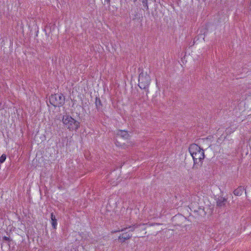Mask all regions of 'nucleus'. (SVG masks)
<instances>
[{"label":"nucleus","mask_w":251,"mask_h":251,"mask_svg":"<svg viewBox=\"0 0 251 251\" xmlns=\"http://www.w3.org/2000/svg\"><path fill=\"white\" fill-rule=\"evenodd\" d=\"M145 229H146V228H145V227H143V228H142V230H145Z\"/></svg>","instance_id":"17"},{"label":"nucleus","mask_w":251,"mask_h":251,"mask_svg":"<svg viewBox=\"0 0 251 251\" xmlns=\"http://www.w3.org/2000/svg\"><path fill=\"white\" fill-rule=\"evenodd\" d=\"M136 0H134V1H136Z\"/></svg>","instance_id":"18"},{"label":"nucleus","mask_w":251,"mask_h":251,"mask_svg":"<svg viewBox=\"0 0 251 251\" xmlns=\"http://www.w3.org/2000/svg\"><path fill=\"white\" fill-rule=\"evenodd\" d=\"M146 224H135L131 226H126V227L122 228L121 229H119L118 230L113 231L112 232V233H116V232H120V231H124L127 228H130V229L129 230V231L133 232V231H134L135 230V229L136 228H137L141 226H144Z\"/></svg>","instance_id":"6"},{"label":"nucleus","mask_w":251,"mask_h":251,"mask_svg":"<svg viewBox=\"0 0 251 251\" xmlns=\"http://www.w3.org/2000/svg\"><path fill=\"white\" fill-rule=\"evenodd\" d=\"M62 122L65 127L70 131H76L80 126V123L69 115H64Z\"/></svg>","instance_id":"1"},{"label":"nucleus","mask_w":251,"mask_h":251,"mask_svg":"<svg viewBox=\"0 0 251 251\" xmlns=\"http://www.w3.org/2000/svg\"><path fill=\"white\" fill-rule=\"evenodd\" d=\"M95 105L98 111H101L102 110V103L99 98H96Z\"/></svg>","instance_id":"10"},{"label":"nucleus","mask_w":251,"mask_h":251,"mask_svg":"<svg viewBox=\"0 0 251 251\" xmlns=\"http://www.w3.org/2000/svg\"><path fill=\"white\" fill-rule=\"evenodd\" d=\"M244 190L245 189L243 187L240 186L233 191V193L235 196H239L242 194Z\"/></svg>","instance_id":"11"},{"label":"nucleus","mask_w":251,"mask_h":251,"mask_svg":"<svg viewBox=\"0 0 251 251\" xmlns=\"http://www.w3.org/2000/svg\"><path fill=\"white\" fill-rule=\"evenodd\" d=\"M193 157L194 160V168L197 167V164L198 166H201L202 163V160L204 158V151H199L198 153H195L194 154L191 155Z\"/></svg>","instance_id":"4"},{"label":"nucleus","mask_w":251,"mask_h":251,"mask_svg":"<svg viewBox=\"0 0 251 251\" xmlns=\"http://www.w3.org/2000/svg\"><path fill=\"white\" fill-rule=\"evenodd\" d=\"M142 3L146 10H148L149 9L148 0H142Z\"/></svg>","instance_id":"13"},{"label":"nucleus","mask_w":251,"mask_h":251,"mask_svg":"<svg viewBox=\"0 0 251 251\" xmlns=\"http://www.w3.org/2000/svg\"><path fill=\"white\" fill-rule=\"evenodd\" d=\"M2 240L3 241H7V242H10V241H11V239L10 238V237H6V236H3L2 237Z\"/></svg>","instance_id":"15"},{"label":"nucleus","mask_w":251,"mask_h":251,"mask_svg":"<svg viewBox=\"0 0 251 251\" xmlns=\"http://www.w3.org/2000/svg\"><path fill=\"white\" fill-rule=\"evenodd\" d=\"M50 103L54 107H60L65 102V97L62 94H55L50 97Z\"/></svg>","instance_id":"3"},{"label":"nucleus","mask_w":251,"mask_h":251,"mask_svg":"<svg viewBox=\"0 0 251 251\" xmlns=\"http://www.w3.org/2000/svg\"><path fill=\"white\" fill-rule=\"evenodd\" d=\"M132 235L128 233L127 232H124L121 234L118 237V240L121 243H124L126 240L130 239Z\"/></svg>","instance_id":"7"},{"label":"nucleus","mask_w":251,"mask_h":251,"mask_svg":"<svg viewBox=\"0 0 251 251\" xmlns=\"http://www.w3.org/2000/svg\"><path fill=\"white\" fill-rule=\"evenodd\" d=\"M227 201V199L223 197H219L216 201L217 206L219 207L225 206Z\"/></svg>","instance_id":"8"},{"label":"nucleus","mask_w":251,"mask_h":251,"mask_svg":"<svg viewBox=\"0 0 251 251\" xmlns=\"http://www.w3.org/2000/svg\"><path fill=\"white\" fill-rule=\"evenodd\" d=\"M203 150L202 149L196 144H191L189 148V151L191 155L195 153H198L199 151H201Z\"/></svg>","instance_id":"5"},{"label":"nucleus","mask_w":251,"mask_h":251,"mask_svg":"<svg viewBox=\"0 0 251 251\" xmlns=\"http://www.w3.org/2000/svg\"><path fill=\"white\" fill-rule=\"evenodd\" d=\"M151 78L150 76L142 72L139 75V87L141 89H145L147 94L149 92L148 87L150 84Z\"/></svg>","instance_id":"2"},{"label":"nucleus","mask_w":251,"mask_h":251,"mask_svg":"<svg viewBox=\"0 0 251 251\" xmlns=\"http://www.w3.org/2000/svg\"><path fill=\"white\" fill-rule=\"evenodd\" d=\"M50 218L51 221V225L52 226L54 229L56 228L57 226V220L55 218V216L54 215L53 213H51L50 214Z\"/></svg>","instance_id":"12"},{"label":"nucleus","mask_w":251,"mask_h":251,"mask_svg":"<svg viewBox=\"0 0 251 251\" xmlns=\"http://www.w3.org/2000/svg\"><path fill=\"white\" fill-rule=\"evenodd\" d=\"M117 135L125 139H127L129 137V134L127 131L119 130L117 132Z\"/></svg>","instance_id":"9"},{"label":"nucleus","mask_w":251,"mask_h":251,"mask_svg":"<svg viewBox=\"0 0 251 251\" xmlns=\"http://www.w3.org/2000/svg\"><path fill=\"white\" fill-rule=\"evenodd\" d=\"M6 158V156L5 154H3L0 157V163H3Z\"/></svg>","instance_id":"14"},{"label":"nucleus","mask_w":251,"mask_h":251,"mask_svg":"<svg viewBox=\"0 0 251 251\" xmlns=\"http://www.w3.org/2000/svg\"><path fill=\"white\" fill-rule=\"evenodd\" d=\"M111 0H105L107 3H110Z\"/></svg>","instance_id":"16"}]
</instances>
